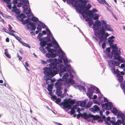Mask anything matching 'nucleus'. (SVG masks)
<instances>
[{"instance_id":"nucleus-1","label":"nucleus","mask_w":125,"mask_h":125,"mask_svg":"<svg viewBox=\"0 0 125 125\" xmlns=\"http://www.w3.org/2000/svg\"><path fill=\"white\" fill-rule=\"evenodd\" d=\"M47 62L50 63L49 64V67H45L43 68V71H52L54 73L57 72L58 70L57 67V65L59 63L57 62V59L56 58L54 59L51 58L46 60Z\"/></svg>"},{"instance_id":"nucleus-2","label":"nucleus","mask_w":125,"mask_h":125,"mask_svg":"<svg viewBox=\"0 0 125 125\" xmlns=\"http://www.w3.org/2000/svg\"><path fill=\"white\" fill-rule=\"evenodd\" d=\"M91 5L89 3H88L87 6L85 5V3L80 4L79 3L78 5H77L76 7L78 8H79L80 9H83L84 12H82L81 14L83 18L85 19L87 17V15L85 12H86L88 10L91 8Z\"/></svg>"},{"instance_id":"nucleus-3","label":"nucleus","mask_w":125,"mask_h":125,"mask_svg":"<svg viewBox=\"0 0 125 125\" xmlns=\"http://www.w3.org/2000/svg\"><path fill=\"white\" fill-rule=\"evenodd\" d=\"M43 73L45 75L43 76V80H46L45 82L47 84H49L50 82L47 80L50 79V78H52L54 75L57 73V72L54 73L52 71H43Z\"/></svg>"},{"instance_id":"nucleus-4","label":"nucleus","mask_w":125,"mask_h":125,"mask_svg":"<svg viewBox=\"0 0 125 125\" xmlns=\"http://www.w3.org/2000/svg\"><path fill=\"white\" fill-rule=\"evenodd\" d=\"M108 63L109 67L111 68V71L113 74H115V70L114 67L118 66L120 64L119 62L118 61H115L113 60H108Z\"/></svg>"},{"instance_id":"nucleus-5","label":"nucleus","mask_w":125,"mask_h":125,"mask_svg":"<svg viewBox=\"0 0 125 125\" xmlns=\"http://www.w3.org/2000/svg\"><path fill=\"white\" fill-rule=\"evenodd\" d=\"M12 3H18L17 6L18 7L20 8L22 7V8H24L25 7V4H29L30 3L29 0H13Z\"/></svg>"},{"instance_id":"nucleus-6","label":"nucleus","mask_w":125,"mask_h":125,"mask_svg":"<svg viewBox=\"0 0 125 125\" xmlns=\"http://www.w3.org/2000/svg\"><path fill=\"white\" fill-rule=\"evenodd\" d=\"M101 27L103 30L105 31L114 32V30L111 27L110 25L107 24L106 22L104 20L101 21Z\"/></svg>"},{"instance_id":"nucleus-7","label":"nucleus","mask_w":125,"mask_h":125,"mask_svg":"<svg viewBox=\"0 0 125 125\" xmlns=\"http://www.w3.org/2000/svg\"><path fill=\"white\" fill-rule=\"evenodd\" d=\"M71 65L70 64H64L63 65L60 63L58 64L57 65V67L58 69L59 68V70L60 71H63V72H69L70 71V68L69 66Z\"/></svg>"},{"instance_id":"nucleus-8","label":"nucleus","mask_w":125,"mask_h":125,"mask_svg":"<svg viewBox=\"0 0 125 125\" xmlns=\"http://www.w3.org/2000/svg\"><path fill=\"white\" fill-rule=\"evenodd\" d=\"M111 49L110 46L106 49V55H104L103 56L104 59H106L107 57L111 59L112 58L113 56V53L111 51Z\"/></svg>"},{"instance_id":"nucleus-9","label":"nucleus","mask_w":125,"mask_h":125,"mask_svg":"<svg viewBox=\"0 0 125 125\" xmlns=\"http://www.w3.org/2000/svg\"><path fill=\"white\" fill-rule=\"evenodd\" d=\"M121 73V72L118 69H117L115 71V74H116V77L118 78H117V79L118 80V82L121 83L122 81V79H123V76L120 74V73Z\"/></svg>"},{"instance_id":"nucleus-10","label":"nucleus","mask_w":125,"mask_h":125,"mask_svg":"<svg viewBox=\"0 0 125 125\" xmlns=\"http://www.w3.org/2000/svg\"><path fill=\"white\" fill-rule=\"evenodd\" d=\"M109 104L107 105V107L106 105L102 107L103 112H104L106 110H111L112 109L113 107L112 103L111 102H109Z\"/></svg>"},{"instance_id":"nucleus-11","label":"nucleus","mask_w":125,"mask_h":125,"mask_svg":"<svg viewBox=\"0 0 125 125\" xmlns=\"http://www.w3.org/2000/svg\"><path fill=\"white\" fill-rule=\"evenodd\" d=\"M100 109V108L97 105H95L92 108H89V110L94 113H95L96 112H98Z\"/></svg>"},{"instance_id":"nucleus-12","label":"nucleus","mask_w":125,"mask_h":125,"mask_svg":"<svg viewBox=\"0 0 125 125\" xmlns=\"http://www.w3.org/2000/svg\"><path fill=\"white\" fill-rule=\"evenodd\" d=\"M36 24V23L34 22H31V21H30V22L28 23L25 26V28L27 30H30L31 27L34 26Z\"/></svg>"},{"instance_id":"nucleus-13","label":"nucleus","mask_w":125,"mask_h":125,"mask_svg":"<svg viewBox=\"0 0 125 125\" xmlns=\"http://www.w3.org/2000/svg\"><path fill=\"white\" fill-rule=\"evenodd\" d=\"M83 118L85 120H86L89 118L93 117L94 115L92 114L91 113L89 112L88 113L86 112H83Z\"/></svg>"},{"instance_id":"nucleus-14","label":"nucleus","mask_w":125,"mask_h":125,"mask_svg":"<svg viewBox=\"0 0 125 125\" xmlns=\"http://www.w3.org/2000/svg\"><path fill=\"white\" fill-rule=\"evenodd\" d=\"M111 48L112 51L113 52H115L118 49V47L117 46L116 43L112 44L109 45Z\"/></svg>"},{"instance_id":"nucleus-15","label":"nucleus","mask_w":125,"mask_h":125,"mask_svg":"<svg viewBox=\"0 0 125 125\" xmlns=\"http://www.w3.org/2000/svg\"><path fill=\"white\" fill-rule=\"evenodd\" d=\"M88 93H86V95L89 99L92 98L91 96H92L93 94V90L90 88H88L87 89Z\"/></svg>"},{"instance_id":"nucleus-16","label":"nucleus","mask_w":125,"mask_h":125,"mask_svg":"<svg viewBox=\"0 0 125 125\" xmlns=\"http://www.w3.org/2000/svg\"><path fill=\"white\" fill-rule=\"evenodd\" d=\"M39 22L37 23L38 26L37 27L42 28L44 29L45 28H48V26L42 21H39Z\"/></svg>"},{"instance_id":"nucleus-17","label":"nucleus","mask_w":125,"mask_h":125,"mask_svg":"<svg viewBox=\"0 0 125 125\" xmlns=\"http://www.w3.org/2000/svg\"><path fill=\"white\" fill-rule=\"evenodd\" d=\"M45 44H46V45H47L49 47L51 48L52 47L55 49H56V47H58L57 45L56 46L55 45L54 43L52 41L46 43Z\"/></svg>"},{"instance_id":"nucleus-18","label":"nucleus","mask_w":125,"mask_h":125,"mask_svg":"<svg viewBox=\"0 0 125 125\" xmlns=\"http://www.w3.org/2000/svg\"><path fill=\"white\" fill-rule=\"evenodd\" d=\"M44 38L41 37L38 39L40 41L39 43L40 45L41 46L44 47L46 46V44L45 42V40H44Z\"/></svg>"},{"instance_id":"nucleus-19","label":"nucleus","mask_w":125,"mask_h":125,"mask_svg":"<svg viewBox=\"0 0 125 125\" xmlns=\"http://www.w3.org/2000/svg\"><path fill=\"white\" fill-rule=\"evenodd\" d=\"M125 114L122 112L121 111L118 110V112L117 113V114L116 115H117V118L119 119H123V116Z\"/></svg>"},{"instance_id":"nucleus-20","label":"nucleus","mask_w":125,"mask_h":125,"mask_svg":"<svg viewBox=\"0 0 125 125\" xmlns=\"http://www.w3.org/2000/svg\"><path fill=\"white\" fill-rule=\"evenodd\" d=\"M115 37L114 36L112 35L111 37L108 38L107 41H105L106 43L108 45H110L112 43V39H115Z\"/></svg>"},{"instance_id":"nucleus-21","label":"nucleus","mask_w":125,"mask_h":125,"mask_svg":"<svg viewBox=\"0 0 125 125\" xmlns=\"http://www.w3.org/2000/svg\"><path fill=\"white\" fill-rule=\"evenodd\" d=\"M69 74L67 73L64 74L62 78H60V81L66 82L67 79V77L69 76Z\"/></svg>"},{"instance_id":"nucleus-22","label":"nucleus","mask_w":125,"mask_h":125,"mask_svg":"<svg viewBox=\"0 0 125 125\" xmlns=\"http://www.w3.org/2000/svg\"><path fill=\"white\" fill-rule=\"evenodd\" d=\"M90 87L93 90H95L96 92V94H99L101 92L99 89L98 87L93 85L91 84L90 85Z\"/></svg>"},{"instance_id":"nucleus-23","label":"nucleus","mask_w":125,"mask_h":125,"mask_svg":"<svg viewBox=\"0 0 125 125\" xmlns=\"http://www.w3.org/2000/svg\"><path fill=\"white\" fill-rule=\"evenodd\" d=\"M118 52L120 53V49H119V51L117 50L115 52H113V53H114V57L113 59L116 60V59L118 58V57L120 56L118 53Z\"/></svg>"},{"instance_id":"nucleus-24","label":"nucleus","mask_w":125,"mask_h":125,"mask_svg":"<svg viewBox=\"0 0 125 125\" xmlns=\"http://www.w3.org/2000/svg\"><path fill=\"white\" fill-rule=\"evenodd\" d=\"M77 103H78V105L81 107H83L84 108V107L85 106V103L83 101V100H79L77 101Z\"/></svg>"},{"instance_id":"nucleus-25","label":"nucleus","mask_w":125,"mask_h":125,"mask_svg":"<svg viewBox=\"0 0 125 125\" xmlns=\"http://www.w3.org/2000/svg\"><path fill=\"white\" fill-rule=\"evenodd\" d=\"M93 104V102L91 101H89L86 104H85V106L84 107V108L86 109H88Z\"/></svg>"},{"instance_id":"nucleus-26","label":"nucleus","mask_w":125,"mask_h":125,"mask_svg":"<svg viewBox=\"0 0 125 125\" xmlns=\"http://www.w3.org/2000/svg\"><path fill=\"white\" fill-rule=\"evenodd\" d=\"M104 30H103L102 29H100L101 36L99 37L100 40L102 41H104Z\"/></svg>"},{"instance_id":"nucleus-27","label":"nucleus","mask_w":125,"mask_h":125,"mask_svg":"<svg viewBox=\"0 0 125 125\" xmlns=\"http://www.w3.org/2000/svg\"><path fill=\"white\" fill-rule=\"evenodd\" d=\"M23 13H21L18 15H15L17 19L20 21H22L23 17Z\"/></svg>"},{"instance_id":"nucleus-28","label":"nucleus","mask_w":125,"mask_h":125,"mask_svg":"<svg viewBox=\"0 0 125 125\" xmlns=\"http://www.w3.org/2000/svg\"><path fill=\"white\" fill-rule=\"evenodd\" d=\"M25 7H24V8H22L23 10V11L24 14L28 15V10H29L28 9V6L27 4H26L25 5Z\"/></svg>"},{"instance_id":"nucleus-29","label":"nucleus","mask_w":125,"mask_h":125,"mask_svg":"<svg viewBox=\"0 0 125 125\" xmlns=\"http://www.w3.org/2000/svg\"><path fill=\"white\" fill-rule=\"evenodd\" d=\"M62 82H56L55 84V87L56 91H57V90L58 89V88L61 85H62Z\"/></svg>"},{"instance_id":"nucleus-30","label":"nucleus","mask_w":125,"mask_h":125,"mask_svg":"<svg viewBox=\"0 0 125 125\" xmlns=\"http://www.w3.org/2000/svg\"><path fill=\"white\" fill-rule=\"evenodd\" d=\"M119 119H118L116 122H115L114 120H111L110 121V123L112 125H119Z\"/></svg>"},{"instance_id":"nucleus-31","label":"nucleus","mask_w":125,"mask_h":125,"mask_svg":"<svg viewBox=\"0 0 125 125\" xmlns=\"http://www.w3.org/2000/svg\"><path fill=\"white\" fill-rule=\"evenodd\" d=\"M77 86L80 91L83 90L84 92H85L86 91V89L84 86L81 85H77Z\"/></svg>"},{"instance_id":"nucleus-32","label":"nucleus","mask_w":125,"mask_h":125,"mask_svg":"<svg viewBox=\"0 0 125 125\" xmlns=\"http://www.w3.org/2000/svg\"><path fill=\"white\" fill-rule=\"evenodd\" d=\"M27 19L24 20L22 19V21H21L22 24L24 25H25L28 22H30V21H31L30 20V18H28V15H27Z\"/></svg>"},{"instance_id":"nucleus-33","label":"nucleus","mask_w":125,"mask_h":125,"mask_svg":"<svg viewBox=\"0 0 125 125\" xmlns=\"http://www.w3.org/2000/svg\"><path fill=\"white\" fill-rule=\"evenodd\" d=\"M112 110H111V111L112 113L114 114V115H116L117 114V113L118 112V110H117L115 107L112 108Z\"/></svg>"},{"instance_id":"nucleus-34","label":"nucleus","mask_w":125,"mask_h":125,"mask_svg":"<svg viewBox=\"0 0 125 125\" xmlns=\"http://www.w3.org/2000/svg\"><path fill=\"white\" fill-rule=\"evenodd\" d=\"M5 52L4 53L6 56L9 58L10 59L11 58V56L10 54H9L8 52V49H6L4 50Z\"/></svg>"},{"instance_id":"nucleus-35","label":"nucleus","mask_w":125,"mask_h":125,"mask_svg":"<svg viewBox=\"0 0 125 125\" xmlns=\"http://www.w3.org/2000/svg\"><path fill=\"white\" fill-rule=\"evenodd\" d=\"M98 102H99V103L100 104L102 107H103V106H105V105H106L107 106V105L108 104V102H106L105 103H103V101L101 100H100L98 101Z\"/></svg>"},{"instance_id":"nucleus-36","label":"nucleus","mask_w":125,"mask_h":125,"mask_svg":"<svg viewBox=\"0 0 125 125\" xmlns=\"http://www.w3.org/2000/svg\"><path fill=\"white\" fill-rule=\"evenodd\" d=\"M63 84L64 87L68 88L70 87L71 84V83H70L67 81L64 83Z\"/></svg>"},{"instance_id":"nucleus-37","label":"nucleus","mask_w":125,"mask_h":125,"mask_svg":"<svg viewBox=\"0 0 125 125\" xmlns=\"http://www.w3.org/2000/svg\"><path fill=\"white\" fill-rule=\"evenodd\" d=\"M44 47L40 46L39 48L40 50L43 53H46L47 52L43 48Z\"/></svg>"},{"instance_id":"nucleus-38","label":"nucleus","mask_w":125,"mask_h":125,"mask_svg":"<svg viewBox=\"0 0 125 125\" xmlns=\"http://www.w3.org/2000/svg\"><path fill=\"white\" fill-rule=\"evenodd\" d=\"M75 0H69V4L72 3L73 5V7H75V5L76 4L77 2V1L76 0L74 2H73Z\"/></svg>"},{"instance_id":"nucleus-39","label":"nucleus","mask_w":125,"mask_h":125,"mask_svg":"<svg viewBox=\"0 0 125 125\" xmlns=\"http://www.w3.org/2000/svg\"><path fill=\"white\" fill-rule=\"evenodd\" d=\"M21 44L24 46L28 47L29 49L31 48V47L30 45L29 44L25 43L23 41Z\"/></svg>"},{"instance_id":"nucleus-40","label":"nucleus","mask_w":125,"mask_h":125,"mask_svg":"<svg viewBox=\"0 0 125 125\" xmlns=\"http://www.w3.org/2000/svg\"><path fill=\"white\" fill-rule=\"evenodd\" d=\"M47 90L49 92H51L53 89V88L52 87L51 84H48L47 87L46 88Z\"/></svg>"},{"instance_id":"nucleus-41","label":"nucleus","mask_w":125,"mask_h":125,"mask_svg":"<svg viewBox=\"0 0 125 125\" xmlns=\"http://www.w3.org/2000/svg\"><path fill=\"white\" fill-rule=\"evenodd\" d=\"M58 47H59L60 48V49H59V50H60V51L61 52V53L62 55H64V56H65L67 58V56L65 53L61 49V47H60L59 45V44L58 43Z\"/></svg>"},{"instance_id":"nucleus-42","label":"nucleus","mask_w":125,"mask_h":125,"mask_svg":"<svg viewBox=\"0 0 125 125\" xmlns=\"http://www.w3.org/2000/svg\"><path fill=\"white\" fill-rule=\"evenodd\" d=\"M61 101V99L60 98L58 97L55 101H54V102L57 104L59 105V103H60Z\"/></svg>"},{"instance_id":"nucleus-43","label":"nucleus","mask_w":125,"mask_h":125,"mask_svg":"<svg viewBox=\"0 0 125 125\" xmlns=\"http://www.w3.org/2000/svg\"><path fill=\"white\" fill-rule=\"evenodd\" d=\"M51 40L50 35L49 34L47 36V38L45 40V43L50 41Z\"/></svg>"},{"instance_id":"nucleus-44","label":"nucleus","mask_w":125,"mask_h":125,"mask_svg":"<svg viewBox=\"0 0 125 125\" xmlns=\"http://www.w3.org/2000/svg\"><path fill=\"white\" fill-rule=\"evenodd\" d=\"M31 19L33 21L37 22L38 21H39L38 18L34 16L32 17Z\"/></svg>"},{"instance_id":"nucleus-45","label":"nucleus","mask_w":125,"mask_h":125,"mask_svg":"<svg viewBox=\"0 0 125 125\" xmlns=\"http://www.w3.org/2000/svg\"><path fill=\"white\" fill-rule=\"evenodd\" d=\"M123 59V58L121 56H119L116 59V60H117L119 62H122L123 61L122 60Z\"/></svg>"},{"instance_id":"nucleus-46","label":"nucleus","mask_w":125,"mask_h":125,"mask_svg":"<svg viewBox=\"0 0 125 125\" xmlns=\"http://www.w3.org/2000/svg\"><path fill=\"white\" fill-rule=\"evenodd\" d=\"M99 15L98 14L95 13L94 15V16L92 17V19L93 20H96L98 18Z\"/></svg>"},{"instance_id":"nucleus-47","label":"nucleus","mask_w":125,"mask_h":125,"mask_svg":"<svg viewBox=\"0 0 125 125\" xmlns=\"http://www.w3.org/2000/svg\"><path fill=\"white\" fill-rule=\"evenodd\" d=\"M64 56V59H63V62L64 64H67V63L68 62V60L67 59V58L65 56Z\"/></svg>"},{"instance_id":"nucleus-48","label":"nucleus","mask_w":125,"mask_h":125,"mask_svg":"<svg viewBox=\"0 0 125 125\" xmlns=\"http://www.w3.org/2000/svg\"><path fill=\"white\" fill-rule=\"evenodd\" d=\"M104 35V41H105V40H106L107 39V38L109 36V34L107 32H105Z\"/></svg>"},{"instance_id":"nucleus-49","label":"nucleus","mask_w":125,"mask_h":125,"mask_svg":"<svg viewBox=\"0 0 125 125\" xmlns=\"http://www.w3.org/2000/svg\"><path fill=\"white\" fill-rule=\"evenodd\" d=\"M15 38L21 44L23 42V41H22L21 38H20L19 36H16L15 37Z\"/></svg>"},{"instance_id":"nucleus-50","label":"nucleus","mask_w":125,"mask_h":125,"mask_svg":"<svg viewBox=\"0 0 125 125\" xmlns=\"http://www.w3.org/2000/svg\"><path fill=\"white\" fill-rule=\"evenodd\" d=\"M62 92L61 90H58L57 92L56 90L55 93L57 95V96H59L62 94Z\"/></svg>"},{"instance_id":"nucleus-51","label":"nucleus","mask_w":125,"mask_h":125,"mask_svg":"<svg viewBox=\"0 0 125 125\" xmlns=\"http://www.w3.org/2000/svg\"><path fill=\"white\" fill-rule=\"evenodd\" d=\"M120 68L121 69H123L124 72H125V62L121 64Z\"/></svg>"},{"instance_id":"nucleus-52","label":"nucleus","mask_w":125,"mask_h":125,"mask_svg":"<svg viewBox=\"0 0 125 125\" xmlns=\"http://www.w3.org/2000/svg\"><path fill=\"white\" fill-rule=\"evenodd\" d=\"M80 117H83V113H79L78 114H77V118L78 119H79Z\"/></svg>"},{"instance_id":"nucleus-53","label":"nucleus","mask_w":125,"mask_h":125,"mask_svg":"<svg viewBox=\"0 0 125 125\" xmlns=\"http://www.w3.org/2000/svg\"><path fill=\"white\" fill-rule=\"evenodd\" d=\"M95 23L98 26H100L101 24V22L99 20H96L95 21Z\"/></svg>"},{"instance_id":"nucleus-54","label":"nucleus","mask_w":125,"mask_h":125,"mask_svg":"<svg viewBox=\"0 0 125 125\" xmlns=\"http://www.w3.org/2000/svg\"><path fill=\"white\" fill-rule=\"evenodd\" d=\"M8 3L9 4H7L6 5V6L9 9L11 10L12 8L11 7V4L12 3V2H9Z\"/></svg>"},{"instance_id":"nucleus-55","label":"nucleus","mask_w":125,"mask_h":125,"mask_svg":"<svg viewBox=\"0 0 125 125\" xmlns=\"http://www.w3.org/2000/svg\"><path fill=\"white\" fill-rule=\"evenodd\" d=\"M106 44L105 41H104V42H103L102 44V48L103 49H104L106 47Z\"/></svg>"},{"instance_id":"nucleus-56","label":"nucleus","mask_w":125,"mask_h":125,"mask_svg":"<svg viewBox=\"0 0 125 125\" xmlns=\"http://www.w3.org/2000/svg\"><path fill=\"white\" fill-rule=\"evenodd\" d=\"M3 17L7 19H10L12 20H13L14 19L12 18V16L9 15H7L5 14H4V15Z\"/></svg>"},{"instance_id":"nucleus-57","label":"nucleus","mask_w":125,"mask_h":125,"mask_svg":"<svg viewBox=\"0 0 125 125\" xmlns=\"http://www.w3.org/2000/svg\"><path fill=\"white\" fill-rule=\"evenodd\" d=\"M119 125H121L122 123H124L125 125V120H124V119H119Z\"/></svg>"},{"instance_id":"nucleus-58","label":"nucleus","mask_w":125,"mask_h":125,"mask_svg":"<svg viewBox=\"0 0 125 125\" xmlns=\"http://www.w3.org/2000/svg\"><path fill=\"white\" fill-rule=\"evenodd\" d=\"M19 9H17L16 8V9L14 13L16 14V15H18L20 13V12L19 11Z\"/></svg>"},{"instance_id":"nucleus-59","label":"nucleus","mask_w":125,"mask_h":125,"mask_svg":"<svg viewBox=\"0 0 125 125\" xmlns=\"http://www.w3.org/2000/svg\"><path fill=\"white\" fill-rule=\"evenodd\" d=\"M79 106L78 105V103L77 102V103L76 104H75L73 105V106L72 108H73V109H76L77 108V106Z\"/></svg>"},{"instance_id":"nucleus-60","label":"nucleus","mask_w":125,"mask_h":125,"mask_svg":"<svg viewBox=\"0 0 125 125\" xmlns=\"http://www.w3.org/2000/svg\"><path fill=\"white\" fill-rule=\"evenodd\" d=\"M98 27V26L96 24H94L93 26V29L95 31L96 30Z\"/></svg>"},{"instance_id":"nucleus-61","label":"nucleus","mask_w":125,"mask_h":125,"mask_svg":"<svg viewBox=\"0 0 125 125\" xmlns=\"http://www.w3.org/2000/svg\"><path fill=\"white\" fill-rule=\"evenodd\" d=\"M100 33L101 31H97L95 32L94 34L96 36H98L100 35Z\"/></svg>"},{"instance_id":"nucleus-62","label":"nucleus","mask_w":125,"mask_h":125,"mask_svg":"<svg viewBox=\"0 0 125 125\" xmlns=\"http://www.w3.org/2000/svg\"><path fill=\"white\" fill-rule=\"evenodd\" d=\"M46 28V32H48L49 34L51 35H52V34L51 33V31H50V29H49L48 27V28Z\"/></svg>"},{"instance_id":"nucleus-63","label":"nucleus","mask_w":125,"mask_h":125,"mask_svg":"<svg viewBox=\"0 0 125 125\" xmlns=\"http://www.w3.org/2000/svg\"><path fill=\"white\" fill-rule=\"evenodd\" d=\"M105 1H106L105 0H99L98 1V2L104 5V4Z\"/></svg>"},{"instance_id":"nucleus-64","label":"nucleus","mask_w":125,"mask_h":125,"mask_svg":"<svg viewBox=\"0 0 125 125\" xmlns=\"http://www.w3.org/2000/svg\"><path fill=\"white\" fill-rule=\"evenodd\" d=\"M104 123L107 125H112L110 123V122H108L107 120L106 119H105L104 120Z\"/></svg>"}]
</instances>
